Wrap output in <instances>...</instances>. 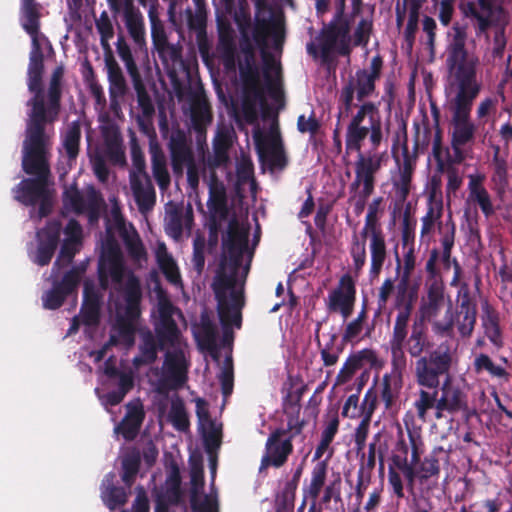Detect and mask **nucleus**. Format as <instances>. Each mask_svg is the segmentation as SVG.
I'll return each instance as SVG.
<instances>
[{
	"label": "nucleus",
	"instance_id": "423d86ee",
	"mask_svg": "<svg viewBox=\"0 0 512 512\" xmlns=\"http://www.w3.org/2000/svg\"><path fill=\"white\" fill-rule=\"evenodd\" d=\"M366 139L372 150H378L384 140L379 103L372 101L358 105L356 113L352 115L345 133L346 152L360 151Z\"/></svg>",
	"mask_w": 512,
	"mask_h": 512
},
{
	"label": "nucleus",
	"instance_id": "c03bdc74",
	"mask_svg": "<svg viewBox=\"0 0 512 512\" xmlns=\"http://www.w3.org/2000/svg\"><path fill=\"white\" fill-rule=\"evenodd\" d=\"M434 190L429 195L428 208L426 214L422 217L421 236L429 234L435 223L440 221L443 211L442 201L434 202Z\"/></svg>",
	"mask_w": 512,
	"mask_h": 512
},
{
	"label": "nucleus",
	"instance_id": "f8f14e48",
	"mask_svg": "<svg viewBox=\"0 0 512 512\" xmlns=\"http://www.w3.org/2000/svg\"><path fill=\"white\" fill-rule=\"evenodd\" d=\"M317 40L320 46V57L324 63L330 61L332 52L336 49L339 55L349 56L350 47V22L340 25L328 23L321 29Z\"/></svg>",
	"mask_w": 512,
	"mask_h": 512
},
{
	"label": "nucleus",
	"instance_id": "4d7b16f0",
	"mask_svg": "<svg viewBox=\"0 0 512 512\" xmlns=\"http://www.w3.org/2000/svg\"><path fill=\"white\" fill-rule=\"evenodd\" d=\"M117 390L108 392L105 395V401L110 406H116L120 404L127 393H129L134 387V377L123 375L121 380L117 383Z\"/></svg>",
	"mask_w": 512,
	"mask_h": 512
},
{
	"label": "nucleus",
	"instance_id": "bb28decb",
	"mask_svg": "<svg viewBox=\"0 0 512 512\" xmlns=\"http://www.w3.org/2000/svg\"><path fill=\"white\" fill-rule=\"evenodd\" d=\"M481 322L485 336L494 347L500 349L504 345L502 329L500 327L499 312L487 299L481 302Z\"/></svg>",
	"mask_w": 512,
	"mask_h": 512
},
{
	"label": "nucleus",
	"instance_id": "cd10ccee",
	"mask_svg": "<svg viewBox=\"0 0 512 512\" xmlns=\"http://www.w3.org/2000/svg\"><path fill=\"white\" fill-rule=\"evenodd\" d=\"M497 0H468L464 4V14L477 21L476 34L485 33L492 25V15Z\"/></svg>",
	"mask_w": 512,
	"mask_h": 512
},
{
	"label": "nucleus",
	"instance_id": "a878e982",
	"mask_svg": "<svg viewBox=\"0 0 512 512\" xmlns=\"http://www.w3.org/2000/svg\"><path fill=\"white\" fill-rule=\"evenodd\" d=\"M484 179V175H469L467 203L478 206L488 219L495 214V208L491 195L483 184Z\"/></svg>",
	"mask_w": 512,
	"mask_h": 512
},
{
	"label": "nucleus",
	"instance_id": "473e14b6",
	"mask_svg": "<svg viewBox=\"0 0 512 512\" xmlns=\"http://www.w3.org/2000/svg\"><path fill=\"white\" fill-rule=\"evenodd\" d=\"M397 335L398 334H396L392 329L388 345L391 355V375L394 379H397L399 382H401L403 373L407 368L408 350L406 347H404L403 342Z\"/></svg>",
	"mask_w": 512,
	"mask_h": 512
},
{
	"label": "nucleus",
	"instance_id": "a18cd8bd",
	"mask_svg": "<svg viewBox=\"0 0 512 512\" xmlns=\"http://www.w3.org/2000/svg\"><path fill=\"white\" fill-rule=\"evenodd\" d=\"M81 126L73 121L67 128L63 138V147L69 160H75L79 154Z\"/></svg>",
	"mask_w": 512,
	"mask_h": 512
},
{
	"label": "nucleus",
	"instance_id": "20e7f679",
	"mask_svg": "<svg viewBox=\"0 0 512 512\" xmlns=\"http://www.w3.org/2000/svg\"><path fill=\"white\" fill-rule=\"evenodd\" d=\"M43 74L44 55L38 40H35L27 69V87L33 96L26 103L29 111L25 129H51L60 116L64 66L59 65L53 70L46 94L43 88Z\"/></svg>",
	"mask_w": 512,
	"mask_h": 512
},
{
	"label": "nucleus",
	"instance_id": "f257e3e1",
	"mask_svg": "<svg viewBox=\"0 0 512 512\" xmlns=\"http://www.w3.org/2000/svg\"><path fill=\"white\" fill-rule=\"evenodd\" d=\"M249 230L233 217L222 236V253L219 268L212 283L217 301V311L223 326L241 325V309L244 306L243 290H236L238 271L243 254L248 248Z\"/></svg>",
	"mask_w": 512,
	"mask_h": 512
},
{
	"label": "nucleus",
	"instance_id": "774afa93",
	"mask_svg": "<svg viewBox=\"0 0 512 512\" xmlns=\"http://www.w3.org/2000/svg\"><path fill=\"white\" fill-rule=\"evenodd\" d=\"M307 390L306 385H302L293 391H288L283 398L284 413H297L301 411V400Z\"/></svg>",
	"mask_w": 512,
	"mask_h": 512
},
{
	"label": "nucleus",
	"instance_id": "603ef678",
	"mask_svg": "<svg viewBox=\"0 0 512 512\" xmlns=\"http://www.w3.org/2000/svg\"><path fill=\"white\" fill-rule=\"evenodd\" d=\"M268 161L270 168L273 169H284L288 164L282 140L280 136H276L271 139L269 143Z\"/></svg>",
	"mask_w": 512,
	"mask_h": 512
},
{
	"label": "nucleus",
	"instance_id": "052dcab7",
	"mask_svg": "<svg viewBox=\"0 0 512 512\" xmlns=\"http://www.w3.org/2000/svg\"><path fill=\"white\" fill-rule=\"evenodd\" d=\"M258 101L264 104V96L262 95V97H257L253 92H244L242 114L248 124H254L258 120Z\"/></svg>",
	"mask_w": 512,
	"mask_h": 512
},
{
	"label": "nucleus",
	"instance_id": "6ab92c4d",
	"mask_svg": "<svg viewBox=\"0 0 512 512\" xmlns=\"http://www.w3.org/2000/svg\"><path fill=\"white\" fill-rule=\"evenodd\" d=\"M61 229V223L52 220L37 232L38 246L33 258L34 263L43 267L51 262L60 241Z\"/></svg>",
	"mask_w": 512,
	"mask_h": 512
},
{
	"label": "nucleus",
	"instance_id": "b1692460",
	"mask_svg": "<svg viewBox=\"0 0 512 512\" xmlns=\"http://www.w3.org/2000/svg\"><path fill=\"white\" fill-rule=\"evenodd\" d=\"M127 412L115 431L120 433L126 441H133L139 434L145 419L144 406L139 398L126 404Z\"/></svg>",
	"mask_w": 512,
	"mask_h": 512
},
{
	"label": "nucleus",
	"instance_id": "8fccbe9b",
	"mask_svg": "<svg viewBox=\"0 0 512 512\" xmlns=\"http://www.w3.org/2000/svg\"><path fill=\"white\" fill-rule=\"evenodd\" d=\"M124 21L129 35L134 43L141 47L145 44V28L144 19L140 11L136 13L125 15Z\"/></svg>",
	"mask_w": 512,
	"mask_h": 512
},
{
	"label": "nucleus",
	"instance_id": "2f4dec72",
	"mask_svg": "<svg viewBox=\"0 0 512 512\" xmlns=\"http://www.w3.org/2000/svg\"><path fill=\"white\" fill-rule=\"evenodd\" d=\"M192 127L197 133H203L213 120L211 105L204 94L193 97L190 107Z\"/></svg>",
	"mask_w": 512,
	"mask_h": 512
},
{
	"label": "nucleus",
	"instance_id": "c756f323",
	"mask_svg": "<svg viewBox=\"0 0 512 512\" xmlns=\"http://www.w3.org/2000/svg\"><path fill=\"white\" fill-rule=\"evenodd\" d=\"M445 381L441 386V396L439 400V410H446L450 414L457 413L467 408L466 394L456 386L451 384L450 373L443 376Z\"/></svg>",
	"mask_w": 512,
	"mask_h": 512
},
{
	"label": "nucleus",
	"instance_id": "5fc2aeb1",
	"mask_svg": "<svg viewBox=\"0 0 512 512\" xmlns=\"http://www.w3.org/2000/svg\"><path fill=\"white\" fill-rule=\"evenodd\" d=\"M474 369L477 373L486 371L491 377L495 378L507 379L509 376L503 367L496 365L487 354L483 353L476 356L474 360Z\"/></svg>",
	"mask_w": 512,
	"mask_h": 512
},
{
	"label": "nucleus",
	"instance_id": "f03ea898",
	"mask_svg": "<svg viewBox=\"0 0 512 512\" xmlns=\"http://www.w3.org/2000/svg\"><path fill=\"white\" fill-rule=\"evenodd\" d=\"M126 267L123 256L117 246H110L102 254L98 264V280L102 290L111 284L110 298L117 295L114 302L116 308V329L119 337L126 343H133L134 322L141 315L142 289L137 276L129 272L125 281Z\"/></svg>",
	"mask_w": 512,
	"mask_h": 512
},
{
	"label": "nucleus",
	"instance_id": "6e6d98bb",
	"mask_svg": "<svg viewBox=\"0 0 512 512\" xmlns=\"http://www.w3.org/2000/svg\"><path fill=\"white\" fill-rule=\"evenodd\" d=\"M200 343L203 348L211 353L213 358H218L217 330L215 325L209 320L202 323Z\"/></svg>",
	"mask_w": 512,
	"mask_h": 512
},
{
	"label": "nucleus",
	"instance_id": "bf43d9fd",
	"mask_svg": "<svg viewBox=\"0 0 512 512\" xmlns=\"http://www.w3.org/2000/svg\"><path fill=\"white\" fill-rule=\"evenodd\" d=\"M350 255L353 260V271L358 277L366 263V243L365 239L359 240L355 235L350 247Z\"/></svg>",
	"mask_w": 512,
	"mask_h": 512
},
{
	"label": "nucleus",
	"instance_id": "9b49d317",
	"mask_svg": "<svg viewBox=\"0 0 512 512\" xmlns=\"http://www.w3.org/2000/svg\"><path fill=\"white\" fill-rule=\"evenodd\" d=\"M86 271V264L81 263L66 271L61 280L52 278V288L42 297L43 306L49 310L60 308L66 298L77 292L81 278Z\"/></svg>",
	"mask_w": 512,
	"mask_h": 512
},
{
	"label": "nucleus",
	"instance_id": "6e6552de",
	"mask_svg": "<svg viewBox=\"0 0 512 512\" xmlns=\"http://www.w3.org/2000/svg\"><path fill=\"white\" fill-rule=\"evenodd\" d=\"M383 68V58L377 54L371 59L370 70L358 69L354 77H351L342 87L339 100L348 114L354 105V97L361 102H366L376 89V81L380 78Z\"/></svg>",
	"mask_w": 512,
	"mask_h": 512
},
{
	"label": "nucleus",
	"instance_id": "1a4fd4ad",
	"mask_svg": "<svg viewBox=\"0 0 512 512\" xmlns=\"http://www.w3.org/2000/svg\"><path fill=\"white\" fill-rule=\"evenodd\" d=\"M453 31V39L448 47L447 64L451 70H454L457 89H460L463 82H465V88L480 86L476 79L475 68L466 62V26L454 23Z\"/></svg>",
	"mask_w": 512,
	"mask_h": 512
},
{
	"label": "nucleus",
	"instance_id": "f3484780",
	"mask_svg": "<svg viewBox=\"0 0 512 512\" xmlns=\"http://www.w3.org/2000/svg\"><path fill=\"white\" fill-rule=\"evenodd\" d=\"M176 310L169 300H161L159 302V317L154 323V330L161 350L167 346H174L180 337V330L173 318Z\"/></svg>",
	"mask_w": 512,
	"mask_h": 512
},
{
	"label": "nucleus",
	"instance_id": "3c124183",
	"mask_svg": "<svg viewBox=\"0 0 512 512\" xmlns=\"http://www.w3.org/2000/svg\"><path fill=\"white\" fill-rule=\"evenodd\" d=\"M116 49L119 57L124 62L127 72L131 79L141 76L138 67L134 61L131 49L126 42V39L122 33L117 37Z\"/></svg>",
	"mask_w": 512,
	"mask_h": 512
},
{
	"label": "nucleus",
	"instance_id": "79ce46f5",
	"mask_svg": "<svg viewBox=\"0 0 512 512\" xmlns=\"http://www.w3.org/2000/svg\"><path fill=\"white\" fill-rule=\"evenodd\" d=\"M277 27L278 24L270 18L256 17L252 29V37L259 49L268 48V37L273 34L274 29Z\"/></svg>",
	"mask_w": 512,
	"mask_h": 512
},
{
	"label": "nucleus",
	"instance_id": "13d9d810",
	"mask_svg": "<svg viewBox=\"0 0 512 512\" xmlns=\"http://www.w3.org/2000/svg\"><path fill=\"white\" fill-rule=\"evenodd\" d=\"M421 4L419 0H410L408 22L404 31L405 41L412 46L418 30V21Z\"/></svg>",
	"mask_w": 512,
	"mask_h": 512
},
{
	"label": "nucleus",
	"instance_id": "4be33fe9",
	"mask_svg": "<svg viewBox=\"0 0 512 512\" xmlns=\"http://www.w3.org/2000/svg\"><path fill=\"white\" fill-rule=\"evenodd\" d=\"M394 307L397 315L394 322L410 320L415 302L418 299L419 286L411 278L400 277L396 285Z\"/></svg>",
	"mask_w": 512,
	"mask_h": 512
},
{
	"label": "nucleus",
	"instance_id": "4c0bfd02",
	"mask_svg": "<svg viewBox=\"0 0 512 512\" xmlns=\"http://www.w3.org/2000/svg\"><path fill=\"white\" fill-rule=\"evenodd\" d=\"M372 357H374V353L369 349H363L354 354H351L346 359L336 376V385L347 383L353 377L356 371L363 367V361L369 360Z\"/></svg>",
	"mask_w": 512,
	"mask_h": 512
},
{
	"label": "nucleus",
	"instance_id": "aec40b11",
	"mask_svg": "<svg viewBox=\"0 0 512 512\" xmlns=\"http://www.w3.org/2000/svg\"><path fill=\"white\" fill-rule=\"evenodd\" d=\"M171 168L176 177H182L186 165L195 161L194 153L186 133L177 129L170 135L168 141Z\"/></svg>",
	"mask_w": 512,
	"mask_h": 512
},
{
	"label": "nucleus",
	"instance_id": "5701e85b",
	"mask_svg": "<svg viewBox=\"0 0 512 512\" xmlns=\"http://www.w3.org/2000/svg\"><path fill=\"white\" fill-rule=\"evenodd\" d=\"M130 186L138 210L142 214L150 212L156 204V191L149 175L130 173Z\"/></svg>",
	"mask_w": 512,
	"mask_h": 512
},
{
	"label": "nucleus",
	"instance_id": "393cba45",
	"mask_svg": "<svg viewBox=\"0 0 512 512\" xmlns=\"http://www.w3.org/2000/svg\"><path fill=\"white\" fill-rule=\"evenodd\" d=\"M244 60L239 63V76L243 85V92H253L262 97L260 85V71L255 61V54L251 45L243 48Z\"/></svg>",
	"mask_w": 512,
	"mask_h": 512
},
{
	"label": "nucleus",
	"instance_id": "338daca9",
	"mask_svg": "<svg viewBox=\"0 0 512 512\" xmlns=\"http://www.w3.org/2000/svg\"><path fill=\"white\" fill-rule=\"evenodd\" d=\"M169 417L177 430L186 431L189 428L188 415L181 401L172 403Z\"/></svg>",
	"mask_w": 512,
	"mask_h": 512
},
{
	"label": "nucleus",
	"instance_id": "e433bc0d",
	"mask_svg": "<svg viewBox=\"0 0 512 512\" xmlns=\"http://www.w3.org/2000/svg\"><path fill=\"white\" fill-rule=\"evenodd\" d=\"M40 4L36 0H21V19L24 30L32 37L33 42L37 40L40 29Z\"/></svg>",
	"mask_w": 512,
	"mask_h": 512
},
{
	"label": "nucleus",
	"instance_id": "0eeeda50",
	"mask_svg": "<svg viewBox=\"0 0 512 512\" xmlns=\"http://www.w3.org/2000/svg\"><path fill=\"white\" fill-rule=\"evenodd\" d=\"M465 87V82H463L449 102L448 108L451 112L450 136L451 141L457 144L472 145L475 142L477 126L471 119V112L481 86Z\"/></svg>",
	"mask_w": 512,
	"mask_h": 512
},
{
	"label": "nucleus",
	"instance_id": "37998d69",
	"mask_svg": "<svg viewBox=\"0 0 512 512\" xmlns=\"http://www.w3.org/2000/svg\"><path fill=\"white\" fill-rule=\"evenodd\" d=\"M151 162L155 181L161 190H166L170 186L171 178L164 153L161 150L153 152Z\"/></svg>",
	"mask_w": 512,
	"mask_h": 512
},
{
	"label": "nucleus",
	"instance_id": "dca6fc26",
	"mask_svg": "<svg viewBox=\"0 0 512 512\" xmlns=\"http://www.w3.org/2000/svg\"><path fill=\"white\" fill-rule=\"evenodd\" d=\"M477 319V310H459L457 318L454 320L452 306L449 305L444 320H435L432 322L433 330L436 334L441 336L451 337L454 331V325L461 337L468 338L472 335Z\"/></svg>",
	"mask_w": 512,
	"mask_h": 512
},
{
	"label": "nucleus",
	"instance_id": "de8ad7c7",
	"mask_svg": "<svg viewBox=\"0 0 512 512\" xmlns=\"http://www.w3.org/2000/svg\"><path fill=\"white\" fill-rule=\"evenodd\" d=\"M131 80L137 95V102L141 110V115H143L145 118H153L155 114V107L149 93L146 90L142 77L139 76Z\"/></svg>",
	"mask_w": 512,
	"mask_h": 512
},
{
	"label": "nucleus",
	"instance_id": "7c9ffc66",
	"mask_svg": "<svg viewBox=\"0 0 512 512\" xmlns=\"http://www.w3.org/2000/svg\"><path fill=\"white\" fill-rule=\"evenodd\" d=\"M190 505L193 512H207L209 508L208 497L200 500L199 494L204 487V471L200 460L191 462L190 470Z\"/></svg>",
	"mask_w": 512,
	"mask_h": 512
},
{
	"label": "nucleus",
	"instance_id": "9d476101",
	"mask_svg": "<svg viewBox=\"0 0 512 512\" xmlns=\"http://www.w3.org/2000/svg\"><path fill=\"white\" fill-rule=\"evenodd\" d=\"M438 258V248H433L425 265V270L431 281L427 285V298L420 306V320L422 321L427 320L431 322L435 319L445 303V286L439 277V269L437 268Z\"/></svg>",
	"mask_w": 512,
	"mask_h": 512
},
{
	"label": "nucleus",
	"instance_id": "69168bd1",
	"mask_svg": "<svg viewBox=\"0 0 512 512\" xmlns=\"http://www.w3.org/2000/svg\"><path fill=\"white\" fill-rule=\"evenodd\" d=\"M433 392L420 390L419 398L415 402V408L419 418L424 419L428 410L434 408L438 399V390L433 388Z\"/></svg>",
	"mask_w": 512,
	"mask_h": 512
},
{
	"label": "nucleus",
	"instance_id": "c9c22d12",
	"mask_svg": "<svg viewBox=\"0 0 512 512\" xmlns=\"http://www.w3.org/2000/svg\"><path fill=\"white\" fill-rule=\"evenodd\" d=\"M105 64L109 80V94L111 103L117 101V98L124 96L126 93V81L122 70L115 60L113 54L106 55Z\"/></svg>",
	"mask_w": 512,
	"mask_h": 512
},
{
	"label": "nucleus",
	"instance_id": "2eb2a0df",
	"mask_svg": "<svg viewBox=\"0 0 512 512\" xmlns=\"http://www.w3.org/2000/svg\"><path fill=\"white\" fill-rule=\"evenodd\" d=\"M187 380V366L182 351H168L163 363V375L158 380L156 391L167 394L169 391L180 388Z\"/></svg>",
	"mask_w": 512,
	"mask_h": 512
},
{
	"label": "nucleus",
	"instance_id": "680f3d73",
	"mask_svg": "<svg viewBox=\"0 0 512 512\" xmlns=\"http://www.w3.org/2000/svg\"><path fill=\"white\" fill-rule=\"evenodd\" d=\"M416 468L420 482L427 481L432 477H438L440 474L439 460L434 454L424 457Z\"/></svg>",
	"mask_w": 512,
	"mask_h": 512
},
{
	"label": "nucleus",
	"instance_id": "4468645a",
	"mask_svg": "<svg viewBox=\"0 0 512 512\" xmlns=\"http://www.w3.org/2000/svg\"><path fill=\"white\" fill-rule=\"evenodd\" d=\"M291 437H284V428L272 431L265 443L264 453L261 457L259 473L269 467L280 468L284 466L293 453Z\"/></svg>",
	"mask_w": 512,
	"mask_h": 512
},
{
	"label": "nucleus",
	"instance_id": "7ed1b4c3",
	"mask_svg": "<svg viewBox=\"0 0 512 512\" xmlns=\"http://www.w3.org/2000/svg\"><path fill=\"white\" fill-rule=\"evenodd\" d=\"M394 322L392 329L404 347L408 356L415 359L414 374L418 385L426 388H438L442 376H447L453 365V351L448 343L435 347L432 336L422 320Z\"/></svg>",
	"mask_w": 512,
	"mask_h": 512
},
{
	"label": "nucleus",
	"instance_id": "f704fd0d",
	"mask_svg": "<svg viewBox=\"0 0 512 512\" xmlns=\"http://www.w3.org/2000/svg\"><path fill=\"white\" fill-rule=\"evenodd\" d=\"M333 454L334 449L331 448L330 452H328L327 457L324 460L318 461L314 465L311 471L310 483L307 487L303 488V494L305 495V498L317 500V498L319 497L321 490L325 486L328 472V462L332 458Z\"/></svg>",
	"mask_w": 512,
	"mask_h": 512
},
{
	"label": "nucleus",
	"instance_id": "39448f33",
	"mask_svg": "<svg viewBox=\"0 0 512 512\" xmlns=\"http://www.w3.org/2000/svg\"><path fill=\"white\" fill-rule=\"evenodd\" d=\"M53 135V128L25 129L22 168L26 174L36 177L24 179L13 188L14 199L25 206L36 205L48 191Z\"/></svg>",
	"mask_w": 512,
	"mask_h": 512
},
{
	"label": "nucleus",
	"instance_id": "a19ab883",
	"mask_svg": "<svg viewBox=\"0 0 512 512\" xmlns=\"http://www.w3.org/2000/svg\"><path fill=\"white\" fill-rule=\"evenodd\" d=\"M158 349L160 348L157 338L148 332L143 336L142 343L139 346L140 354L133 359L134 366L140 367L154 363L157 359Z\"/></svg>",
	"mask_w": 512,
	"mask_h": 512
},
{
	"label": "nucleus",
	"instance_id": "09e8293b",
	"mask_svg": "<svg viewBox=\"0 0 512 512\" xmlns=\"http://www.w3.org/2000/svg\"><path fill=\"white\" fill-rule=\"evenodd\" d=\"M140 466L141 458L139 452L129 453L122 459L121 479L127 488H130L134 484Z\"/></svg>",
	"mask_w": 512,
	"mask_h": 512
},
{
	"label": "nucleus",
	"instance_id": "58836bf2",
	"mask_svg": "<svg viewBox=\"0 0 512 512\" xmlns=\"http://www.w3.org/2000/svg\"><path fill=\"white\" fill-rule=\"evenodd\" d=\"M105 156L114 166H125L126 155L122 144L121 136L116 132H107L104 135Z\"/></svg>",
	"mask_w": 512,
	"mask_h": 512
},
{
	"label": "nucleus",
	"instance_id": "a211bd4d",
	"mask_svg": "<svg viewBox=\"0 0 512 512\" xmlns=\"http://www.w3.org/2000/svg\"><path fill=\"white\" fill-rule=\"evenodd\" d=\"M356 152L355 175L364 181L363 195L371 196L375 189V176L382 167L385 152L378 153L377 150H372V148L366 152H363L362 149Z\"/></svg>",
	"mask_w": 512,
	"mask_h": 512
},
{
	"label": "nucleus",
	"instance_id": "72a5a7b5",
	"mask_svg": "<svg viewBox=\"0 0 512 512\" xmlns=\"http://www.w3.org/2000/svg\"><path fill=\"white\" fill-rule=\"evenodd\" d=\"M186 12L188 28L195 32L198 50L202 57H206L210 50V43L206 31L207 12L193 13L191 9H187Z\"/></svg>",
	"mask_w": 512,
	"mask_h": 512
},
{
	"label": "nucleus",
	"instance_id": "c85d7f7f",
	"mask_svg": "<svg viewBox=\"0 0 512 512\" xmlns=\"http://www.w3.org/2000/svg\"><path fill=\"white\" fill-rule=\"evenodd\" d=\"M207 207L210 215L219 216L220 220H226L229 215L228 199L225 185L212 172L209 181V198Z\"/></svg>",
	"mask_w": 512,
	"mask_h": 512
},
{
	"label": "nucleus",
	"instance_id": "412c9836",
	"mask_svg": "<svg viewBox=\"0 0 512 512\" xmlns=\"http://www.w3.org/2000/svg\"><path fill=\"white\" fill-rule=\"evenodd\" d=\"M355 300V282L349 274H345L340 278L339 287L330 292L328 308L330 311H339L347 319L353 312Z\"/></svg>",
	"mask_w": 512,
	"mask_h": 512
},
{
	"label": "nucleus",
	"instance_id": "864d4df0",
	"mask_svg": "<svg viewBox=\"0 0 512 512\" xmlns=\"http://www.w3.org/2000/svg\"><path fill=\"white\" fill-rule=\"evenodd\" d=\"M437 231L442 250H453L455 246L456 224L449 214L445 222L439 221Z\"/></svg>",
	"mask_w": 512,
	"mask_h": 512
},
{
	"label": "nucleus",
	"instance_id": "ddd939ff",
	"mask_svg": "<svg viewBox=\"0 0 512 512\" xmlns=\"http://www.w3.org/2000/svg\"><path fill=\"white\" fill-rule=\"evenodd\" d=\"M63 203L65 207L71 209L76 214L87 212L90 222L98 221L101 207L104 199L99 191L93 186H89L85 195L78 189L76 184L65 189L63 193Z\"/></svg>",
	"mask_w": 512,
	"mask_h": 512
},
{
	"label": "nucleus",
	"instance_id": "0e129e2a",
	"mask_svg": "<svg viewBox=\"0 0 512 512\" xmlns=\"http://www.w3.org/2000/svg\"><path fill=\"white\" fill-rule=\"evenodd\" d=\"M416 267V255L413 245L409 247L403 257V265L401 264L400 257L396 252V274L400 277L411 278L412 273Z\"/></svg>",
	"mask_w": 512,
	"mask_h": 512
},
{
	"label": "nucleus",
	"instance_id": "e2e57ef3",
	"mask_svg": "<svg viewBox=\"0 0 512 512\" xmlns=\"http://www.w3.org/2000/svg\"><path fill=\"white\" fill-rule=\"evenodd\" d=\"M128 494L125 488L111 485L104 493V503L111 511L126 504Z\"/></svg>",
	"mask_w": 512,
	"mask_h": 512
},
{
	"label": "nucleus",
	"instance_id": "ea45409f",
	"mask_svg": "<svg viewBox=\"0 0 512 512\" xmlns=\"http://www.w3.org/2000/svg\"><path fill=\"white\" fill-rule=\"evenodd\" d=\"M369 249L371 254L370 275L372 277H377L380 274L387 258L385 235L370 238Z\"/></svg>",
	"mask_w": 512,
	"mask_h": 512
},
{
	"label": "nucleus",
	"instance_id": "49530a36",
	"mask_svg": "<svg viewBox=\"0 0 512 512\" xmlns=\"http://www.w3.org/2000/svg\"><path fill=\"white\" fill-rule=\"evenodd\" d=\"M77 246H78V244L73 243V241H64L63 242L60 252H59L55 262L53 263L50 278L58 277L60 274V271L63 268L69 266L73 262V259L76 255V253L78 252Z\"/></svg>",
	"mask_w": 512,
	"mask_h": 512
}]
</instances>
